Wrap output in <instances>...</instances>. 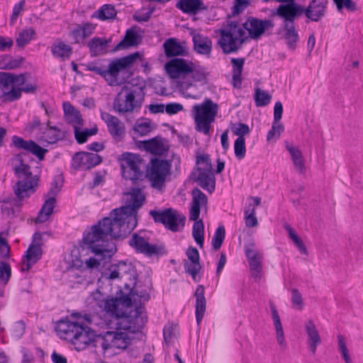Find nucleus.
I'll use <instances>...</instances> for the list:
<instances>
[{"label":"nucleus","instance_id":"obj_1","mask_svg":"<svg viewBox=\"0 0 363 363\" xmlns=\"http://www.w3.org/2000/svg\"><path fill=\"white\" fill-rule=\"evenodd\" d=\"M130 203L116 208L110 213V216L104 217L91 226V231L85 233L83 240L84 245H89L96 255L108 253L110 257L117 252L116 242L111 239L123 240L138 225V211L145 201L142 189L133 188L130 193Z\"/></svg>","mask_w":363,"mask_h":363},{"label":"nucleus","instance_id":"obj_2","mask_svg":"<svg viewBox=\"0 0 363 363\" xmlns=\"http://www.w3.org/2000/svg\"><path fill=\"white\" fill-rule=\"evenodd\" d=\"M11 146H14L18 150L26 151L16 155V159L18 161L19 165L14 168L15 174L18 177H21L22 175L26 177L25 180L18 181L14 189L16 197L21 201L25 196L26 197L30 196L28 191H30L32 193L35 192L40 182V176L38 174L33 176L30 166L24 162L23 156L26 155L27 152L31 153L40 162L45 160L48 150L41 147L33 140H26L18 135H13L11 138Z\"/></svg>","mask_w":363,"mask_h":363},{"label":"nucleus","instance_id":"obj_3","mask_svg":"<svg viewBox=\"0 0 363 363\" xmlns=\"http://www.w3.org/2000/svg\"><path fill=\"white\" fill-rule=\"evenodd\" d=\"M142 303L139 302L133 310L128 313L120 308V305L116 297L107 298L104 303V311L116 319V330H123L125 331L137 333L141 332L147 322L146 315H143Z\"/></svg>","mask_w":363,"mask_h":363},{"label":"nucleus","instance_id":"obj_4","mask_svg":"<svg viewBox=\"0 0 363 363\" xmlns=\"http://www.w3.org/2000/svg\"><path fill=\"white\" fill-rule=\"evenodd\" d=\"M38 89L36 80L32 82L30 72L20 74L0 72V100L2 103L13 102L20 99L22 92L35 94Z\"/></svg>","mask_w":363,"mask_h":363},{"label":"nucleus","instance_id":"obj_5","mask_svg":"<svg viewBox=\"0 0 363 363\" xmlns=\"http://www.w3.org/2000/svg\"><path fill=\"white\" fill-rule=\"evenodd\" d=\"M306 16L305 6L294 4V5H279L277 9L271 10V17L278 16L283 20L281 25L287 47L295 50L299 40L298 30L296 28V20Z\"/></svg>","mask_w":363,"mask_h":363},{"label":"nucleus","instance_id":"obj_6","mask_svg":"<svg viewBox=\"0 0 363 363\" xmlns=\"http://www.w3.org/2000/svg\"><path fill=\"white\" fill-rule=\"evenodd\" d=\"M144 96L143 87L133 89L125 85L116 94L113 102V108L118 113L133 112L135 109L141 108Z\"/></svg>","mask_w":363,"mask_h":363},{"label":"nucleus","instance_id":"obj_7","mask_svg":"<svg viewBox=\"0 0 363 363\" xmlns=\"http://www.w3.org/2000/svg\"><path fill=\"white\" fill-rule=\"evenodd\" d=\"M192 111L196 130L204 135H209L211 125L215 121L218 111V105L211 99L206 98L201 104H195Z\"/></svg>","mask_w":363,"mask_h":363},{"label":"nucleus","instance_id":"obj_8","mask_svg":"<svg viewBox=\"0 0 363 363\" xmlns=\"http://www.w3.org/2000/svg\"><path fill=\"white\" fill-rule=\"evenodd\" d=\"M149 214L155 223L162 224L167 230L172 232H181L185 226L186 216L173 208L152 209Z\"/></svg>","mask_w":363,"mask_h":363},{"label":"nucleus","instance_id":"obj_9","mask_svg":"<svg viewBox=\"0 0 363 363\" xmlns=\"http://www.w3.org/2000/svg\"><path fill=\"white\" fill-rule=\"evenodd\" d=\"M228 29L221 30V39L219 40L220 46L225 54L237 52L240 48L237 45V41L240 45L247 39L243 28H238V21L228 22Z\"/></svg>","mask_w":363,"mask_h":363},{"label":"nucleus","instance_id":"obj_10","mask_svg":"<svg viewBox=\"0 0 363 363\" xmlns=\"http://www.w3.org/2000/svg\"><path fill=\"white\" fill-rule=\"evenodd\" d=\"M121 174L125 180H131L133 184L143 181L144 174L140 169L142 158L138 154L125 152L118 157Z\"/></svg>","mask_w":363,"mask_h":363},{"label":"nucleus","instance_id":"obj_11","mask_svg":"<svg viewBox=\"0 0 363 363\" xmlns=\"http://www.w3.org/2000/svg\"><path fill=\"white\" fill-rule=\"evenodd\" d=\"M150 165L145 177L150 181L152 188L160 190L164 186L166 177L170 172L171 161L153 157L150 160Z\"/></svg>","mask_w":363,"mask_h":363},{"label":"nucleus","instance_id":"obj_12","mask_svg":"<svg viewBox=\"0 0 363 363\" xmlns=\"http://www.w3.org/2000/svg\"><path fill=\"white\" fill-rule=\"evenodd\" d=\"M274 27V23L272 19H260L254 16H248L242 26L238 28H243L248 33L247 38L257 40L264 35H269L267 31Z\"/></svg>","mask_w":363,"mask_h":363},{"label":"nucleus","instance_id":"obj_13","mask_svg":"<svg viewBox=\"0 0 363 363\" xmlns=\"http://www.w3.org/2000/svg\"><path fill=\"white\" fill-rule=\"evenodd\" d=\"M129 245L133 247L137 252L144 254L148 257H162L167 254V250L164 245H153L140 236L138 233H133L128 241Z\"/></svg>","mask_w":363,"mask_h":363},{"label":"nucleus","instance_id":"obj_14","mask_svg":"<svg viewBox=\"0 0 363 363\" xmlns=\"http://www.w3.org/2000/svg\"><path fill=\"white\" fill-rule=\"evenodd\" d=\"M107 270L110 272L108 278L111 280L121 279L123 276L128 275V280L131 284H133V286H136L138 284V274L136 267L128 259L111 264Z\"/></svg>","mask_w":363,"mask_h":363},{"label":"nucleus","instance_id":"obj_15","mask_svg":"<svg viewBox=\"0 0 363 363\" xmlns=\"http://www.w3.org/2000/svg\"><path fill=\"white\" fill-rule=\"evenodd\" d=\"M194 63L182 57H174L167 61L164 69L172 79L185 78L193 71Z\"/></svg>","mask_w":363,"mask_h":363},{"label":"nucleus","instance_id":"obj_16","mask_svg":"<svg viewBox=\"0 0 363 363\" xmlns=\"http://www.w3.org/2000/svg\"><path fill=\"white\" fill-rule=\"evenodd\" d=\"M102 162V157L97 153L77 152L72 158V167L75 170H90Z\"/></svg>","mask_w":363,"mask_h":363},{"label":"nucleus","instance_id":"obj_17","mask_svg":"<svg viewBox=\"0 0 363 363\" xmlns=\"http://www.w3.org/2000/svg\"><path fill=\"white\" fill-rule=\"evenodd\" d=\"M93 336H94V330L83 323H80L71 336V342L77 351H81L91 345Z\"/></svg>","mask_w":363,"mask_h":363},{"label":"nucleus","instance_id":"obj_18","mask_svg":"<svg viewBox=\"0 0 363 363\" xmlns=\"http://www.w3.org/2000/svg\"><path fill=\"white\" fill-rule=\"evenodd\" d=\"M164 55L171 60L174 57H186L189 55L188 47L186 42H180L177 38H169L163 43Z\"/></svg>","mask_w":363,"mask_h":363},{"label":"nucleus","instance_id":"obj_19","mask_svg":"<svg viewBox=\"0 0 363 363\" xmlns=\"http://www.w3.org/2000/svg\"><path fill=\"white\" fill-rule=\"evenodd\" d=\"M186 254L190 263L187 262L184 263L185 272L191 276L194 281H199L200 279H197V275L202 268L200 263L199 252L196 247L189 246Z\"/></svg>","mask_w":363,"mask_h":363},{"label":"nucleus","instance_id":"obj_20","mask_svg":"<svg viewBox=\"0 0 363 363\" xmlns=\"http://www.w3.org/2000/svg\"><path fill=\"white\" fill-rule=\"evenodd\" d=\"M328 1L311 0L308 6H305L306 16L310 21L318 22L327 13ZM309 21H306L308 23Z\"/></svg>","mask_w":363,"mask_h":363},{"label":"nucleus","instance_id":"obj_21","mask_svg":"<svg viewBox=\"0 0 363 363\" xmlns=\"http://www.w3.org/2000/svg\"><path fill=\"white\" fill-rule=\"evenodd\" d=\"M126 289H130V293L133 296H138L140 298V302L141 300L147 301L150 298V292L152 289V279L150 277H145L142 281L138 280V284L136 286H132L129 284H125L124 285Z\"/></svg>","mask_w":363,"mask_h":363},{"label":"nucleus","instance_id":"obj_22","mask_svg":"<svg viewBox=\"0 0 363 363\" xmlns=\"http://www.w3.org/2000/svg\"><path fill=\"white\" fill-rule=\"evenodd\" d=\"M91 231V228H87L83 233V237L81 240L79 241L78 246H79V254L80 256L86 255L89 252L94 254L96 256L100 257V259H96L94 257H90L88 259H86L84 263L86 264V268L89 269H97L101 265V261L105 259L106 258L110 259L113 255L108 256V253H103V255H96L95 252H93L92 249L91 247H89V245H84L83 242V240L84 238L85 233Z\"/></svg>","mask_w":363,"mask_h":363},{"label":"nucleus","instance_id":"obj_23","mask_svg":"<svg viewBox=\"0 0 363 363\" xmlns=\"http://www.w3.org/2000/svg\"><path fill=\"white\" fill-rule=\"evenodd\" d=\"M191 195L192 201L189 209V219L191 220H196L199 218L201 206L203 205H207L208 198L206 195L197 187L192 189Z\"/></svg>","mask_w":363,"mask_h":363},{"label":"nucleus","instance_id":"obj_24","mask_svg":"<svg viewBox=\"0 0 363 363\" xmlns=\"http://www.w3.org/2000/svg\"><path fill=\"white\" fill-rule=\"evenodd\" d=\"M198 174L194 177V180L198 184L209 194L214 192L216 189V179L213 171L203 170V167L197 166L196 167Z\"/></svg>","mask_w":363,"mask_h":363},{"label":"nucleus","instance_id":"obj_25","mask_svg":"<svg viewBox=\"0 0 363 363\" xmlns=\"http://www.w3.org/2000/svg\"><path fill=\"white\" fill-rule=\"evenodd\" d=\"M136 28V26L131 27L126 30L123 39L115 46L112 52L130 47H136L141 43L143 37L137 33Z\"/></svg>","mask_w":363,"mask_h":363},{"label":"nucleus","instance_id":"obj_26","mask_svg":"<svg viewBox=\"0 0 363 363\" xmlns=\"http://www.w3.org/2000/svg\"><path fill=\"white\" fill-rule=\"evenodd\" d=\"M255 246L254 243L250 244V246L245 247V256L248 259V263L252 275L255 278H260L262 274V262L261 256L257 252H255L252 247Z\"/></svg>","mask_w":363,"mask_h":363},{"label":"nucleus","instance_id":"obj_27","mask_svg":"<svg viewBox=\"0 0 363 363\" xmlns=\"http://www.w3.org/2000/svg\"><path fill=\"white\" fill-rule=\"evenodd\" d=\"M196 298V320L198 325H201L206 309V300L205 298V287L203 285H199L194 292Z\"/></svg>","mask_w":363,"mask_h":363},{"label":"nucleus","instance_id":"obj_28","mask_svg":"<svg viewBox=\"0 0 363 363\" xmlns=\"http://www.w3.org/2000/svg\"><path fill=\"white\" fill-rule=\"evenodd\" d=\"M176 7L184 13L196 15L207 9L202 0H179Z\"/></svg>","mask_w":363,"mask_h":363},{"label":"nucleus","instance_id":"obj_29","mask_svg":"<svg viewBox=\"0 0 363 363\" xmlns=\"http://www.w3.org/2000/svg\"><path fill=\"white\" fill-rule=\"evenodd\" d=\"M111 43V38L106 39L94 37L88 43L91 57H94L107 53L108 47Z\"/></svg>","mask_w":363,"mask_h":363},{"label":"nucleus","instance_id":"obj_30","mask_svg":"<svg viewBox=\"0 0 363 363\" xmlns=\"http://www.w3.org/2000/svg\"><path fill=\"white\" fill-rule=\"evenodd\" d=\"M305 329L310 350L313 354H315L317 347L321 343V337L313 320L310 319L306 323Z\"/></svg>","mask_w":363,"mask_h":363},{"label":"nucleus","instance_id":"obj_31","mask_svg":"<svg viewBox=\"0 0 363 363\" xmlns=\"http://www.w3.org/2000/svg\"><path fill=\"white\" fill-rule=\"evenodd\" d=\"M116 330V331H108L111 348L125 349L130 343V339L125 332Z\"/></svg>","mask_w":363,"mask_h":363},{"label":"nucleus","instance_id":"obj_32","mask_svg":"<svg viewBox=\"0 0 363 363\" xmlns=\"http://www.w3.org/2000/svg\"><path fill=\"white\" fill-rule=\"evenodd\" d=\"M50 48L52 56L61 61L69 60L73 53L72 47L59 39L52 45Z\"/></svg>","mask_w":363,"mask_h":363},{"label":"nucleus","instance_id":"obj_33","mask_svg":"<svg viewBox=\"0 0 363 363\" xmlns=\"http://www.w3.org/2000/svg\"><path fill=\"white\" fill-rule=\"evenodd\" d=\"M140 143L145 151L154 155H162L166 150L162 138L160 136H156Z\"/></svg>","mask_w":363,"mask_h":363},{"label":"nucleus","instance_id":"obj_34","mask_svg":"<svg viewBox=\"0 0 363 363\" xmlns=\"http://www.w3.org/2000/svg\"><path fill=\"white\" fill-rule=\"evenodd\" d=\"M118 11L114 5L106 4L95 11L91 16V18H97L101 21H113Z\"/></svg>","mask_w":363,"mask_h":363},{"label":"nucleus","instance_id":"obj_35","mask_svg":"<svg viewBox=\"0 0 363 363\" xmlns=\"http://www.w3.org/2000/svg\"><path fill=\"white\" fill-rule=\"evenodd\" d=\"M286 148L291 155L295 168L301 174L304 173L306 171L305 160L300 149L289 143H286Z\"/></svg>","mask_w":363,"mask_h":363},{"label":"nucleus","instance_id":"obj_36","mask_svg":"<svg viewBox=\"0 0 363 363\" xmlns=\"http://www.w3.org/2000/svg\"><path fill=\"white\" fill-rule=\"evenodd\" d=\"M193 43L194 50L201 55H209L212 49V41L207 37L201 34H196L193 36Z\"/></svg>","mask_w":363,"mask_h":363},{"label":"nucleus","instance_id":"obj_37","mask_svg":"<svg viewBox=\"0 0 363 363\" xmlns=\"http://www.w3.org/2000/svg\"><path fill=\"white\" fill-rule=\"evenodd\" d=\"M63 110L65 119L68 123H76L79 125H83L84 120L82 117L80 111L77 110L72 104L69 102H64Z\"/></svg>","mask_w":363,"mask_h":363},{"label":"nucleus","instance_id":"obj_38","mask_svg":"<svg viewBox=\"0 0 363 363\" xmlns=\"http://www.w3.org/2000/svg\"><path fill=\"white\" fill-rule=\"evenodd\" d=\"M57 203L56 198L48 196V199L44 202L42 208L38 212L35 219V223H43L47 221L50 216L53 213L54 208Z\"/></svg>","mask_w":363,"mask_h":363},{"label":"nucleus","instance_id":"obj_39","mask_svg":"<svg viewBox=\"0 0 363 363\" xmlns=\"http://www.w3.org/2000/svg\"><path fill=\"white\" fill-rule=\"evenodd\" d=\"M233 66V84L235 88H240L242 85V74L243 72L245 59L244 57L231 58Z\"/></svg>","mask_w":363,"mask_h":363},{"label":"nucleus","instance_id":"obj_40","mask_svg":"<svg viewBox=\"0 0 363 363\" xmlns=\"http://www.w3.org/2000/svg\"><path fill=\"white\" fill-rule=\"evenodd\" d=\"M141 57L142 55L140 54V52L136 51L126 56L120 58H116L121 71L127 72V78H129L133 74V72H130V69L132 67L133 64L137 61V60Z\"/></svg>","mask_w":363,"mask_h":363},{"label":"nucleus","instance_id":"obj_41","mask_svg":"<svg viewBox=\"0 0 363 363\" xmlns=\"http://www.w3.org/2000/svg\"><path fill=\"white\" fill-rule=\"evenodd\" d=\"M79 323L80 322L77 320L72 321L67 317L57 321L55 329L58 333H63L71 337Z\"/></svg>","mask_w":363,"mask_h":363},{"label":"nucleus","instance_id":"obj_42","mask_svg":"<svg viewBox=\"0 0 363 363\" xmlns=\"http://www.w3.org/2000/svg\"><path fill=\"white\" fill-rule=\"evenodd\" d=\"M108 130L112 138L116 142L122 141L125 135V126L121 124L120 120L113 121L107 125Z\"/></svg>","mask_w":363,"mask_h":363},{"label":"nucleus","instance_id":"obj_43","mask_svg":"<svg viewBox=\"0 0 363 363\" xmlns=\"http://www.w3.org/2000/svg\"><path fill=\"white\" fill-rule=\"evenodd\" d=\"M98 127L96 124L94 125V127L91 128H84L82 129L78 126H74V133L76 141L78 144H84L87 141V139L96 135L98 133Z\"/></svg>","mask_w":363,"mask_h":363},{"label":"nucleus","instance_id":"obj_44","mask_svg":"<svg viewBox=\"0 0 363 363\" xmlns=\"http://www.w3.org/2000/svg\"><path fill=\"white\" fill-rule=\"evenodd\" d=\"M25 61L23 57L19 56L16 59H13L9 55H3L0 57V69L11 70L19 67Z\"/></svg>","mask_w":363,"mask_h":363},{"label":"nucleus","instance_id":"obj_45","mask_svg":"<svg viewBox=\"0 0 363 363\" xmlns=\"http://www.w3.org/2000/svg\"><path fill=\"white\" fill-rule=\"evenodd\" d=\"M42 245V242H31L23 257L26 259L35 260V262H38L42 258L43 254Z\"/></svg>","mask_w":363,"mask_h":363},{"label":"nucleus","instance_id":"obj_46","mask_svg":"<svg viewBox=\"0 0 363 363\" xmlns=\"http://www.w3.org/2000/svg\"><path fill=\"white\" fill-rule=\"evenodd\" d=\"M91 345L95 347H101L103 352H106L108 349H111L109 339H108V331L96 334L94 331V336L91 338Z\"/></svg>","mask_w":363,"mask_h":363},{"label":"nucleus","instance_id":"obj_47","mask_svg":"<svg viewBox=\"0 0 363 363\" xmlns=\"http://www.w3.org/2000/svg\"><path fill=\"white\" fill-rule=\"evenodd\" d=\"M192 235L197 245L202 248L204 244V224L202 220H194Z\"/></svg>","mask_w":363,"mask_h":363},{"label":"nucleus","instance_id":"obj_48","mask_svg":"<svg viewBox=\"0 0 363 363\" xmlns=\"http://www.w3.org/2000/svg\"><path fill=\"white\" fill-rule=\"evenodd\" d=\"M35 33V30L33 28L23 30L16 40L17 46L24 48L32 40Z\"/></svg>","mask_w":363,"mask_h":363},{"label":"nucleus","instance_id":"obj_49","mask_svg":"<svg viewBox=\"0 0 363 363\" xmlns=\"http://www.w3.org/2000/svg\"><path fill=\"white\" fill-rule=\"evenodd\" d=\"M193 80L196 82H199L202 85H205L208 83L207 77L208 72H207L206 68L201 66H193V71L190 73Z\"/></svg>","mask_w":363,"mask_h":363},{"label":"nucleus","instance_id":"obj_50","mask_svg":"<svg viewBox=\"0 0 363 363\" xmlns=\"http://www.w3.org/2000/svg\"><path fill=\"white\" fill-rule=\"evenodd\" d=\"M254 100L257 107H263L267 106L272 100V96L267 91L257 88L254 94Z\"/></svg>","mask_w":363,"mask_h":363},{"label":"nucleus","instance_id":"obj_51","mask_svg":"<svg viewBox=\"0 0 363 363\" xmlns=\"http://www.w3.org/2000/svg\"><path fill=\"white\" fill-rule=\"evenodd\" d=\"M225 238V229L224 225H219L216 229L213 238L212 246L215 251L220 250Z\"/></svg>","mask_w":363,"mask_h":363},{"label":"nucleus","instance_id":"obj_52","mask_svg":"<svg viewBox=\"0 0 363 363\" xmlns=\"http://www.w3.org/2000/svg\"><path fill=\"white\" fill-rule=\"evenodd\" d=\"M231 130L238 139H245V136L250 133L249 125L244 123H231Z\"/></svg>","mask_w":363,"mask_h":363},{"label":"nucleus","instance_id":"obj_53","mask_svg":"<svg viewBox=\"0 0 363 363\" xmlns=\"http://www.w3.org/2000/svg\"><path fill=\"white\" fill-rule=\"evenodd\" d=\"M86 70L94 72L96 74L103 77L105 79H107L106 66L103 65L100 60L89 62L86 65Z\"/></svg>","mask_w":363,"mask_h":363},{"label":"nucleus","instance_id":"obj_54","mask_svg":"<svg viewBox=\"0 0 363 363\" xmlns=\"http://www.w3.org/2000/svg\"><path fill=\"white\" fill-rule=\"evenodd\" d=\"M64 183V177L62 174H58L55 177L51 183V187L48 192V196H53L56 198L58 193L60 191Z\"/></svg>","mask_w":363,"mask_h":363},{"label":"nucleus","instance_id":"obj_55","mask_svg":"<svg viewBox=\"0 0 363 363\" xmlns=\"http://www.w3.org/2000/svg\"><path fill=\"white\" fill-rule=\"evenodd\" d=\"M245 225L248 228H253L258 225V220L255 216V209L250 204L245 210Z\"/></svg>","mask_w":363,"mask_h":363},{"label":"nucleus","instance_id":"obj_56","mask_svg":"<svg viewBox=\"0 0 363 363\" xmlns=\"http://www.w3.org/2000/svg\"><path fill=\"white\" fill-rule=\"evenodd\" d=\"M146 120L147 121L143 123L137 121L133 128V130L140 136L146 135L152 130L150 120L147 118Z\"/></svg>","mask_w":363,"mask_h":363},{"label":"nucleus","instance_id":"obj_57","mask_svg":"<svg viewBox=\"0 0 363 363\" xmlns=\"http://www.w3.org/2000/svg\"><path fill=\"white\" fill-rule=\"evenodd\" d=\"M339 12H342L343 9H346L349 11L354 12L357 10L355 2L352 0H333Z\"/></svg>","mask_w":363,"mask_h":363},{"label":"nucleus","instance_id":"obj_58","mask_svg":"<svg viewBox=\"0 0 363 363\" xmlns=\"http://www.w3.org/2000/svg\"><path fill=\"white\" fill-rule=\"evenodd\" d=\"M235 155L238 160H242L246 154L245 139H238L234 142Z\"/></svg>","mask_w":363,"mask_h":363},{"label":"nucleus","instance_id":"obj_59","mask_svg":"<svg viewBox=\"0 0 363 363\" xmlns=\"http://www.w3.org/2000/svg\"><path fill=\"white\" fill-rule=\"evenodd\" d=\"M11 276V267L10 264L4 261L0 262V281L7 284Z\"/></svg>","mask_w":363,"mask_h":363},{"label":"nucleus","instance_id":"obj_60","mask_svg":"<svg viewBox=\"0 0 363 363\" xmlns=\"http://www.w3.org/2000/svg\"><path fill=\"white\" fill-rule=\"evenodd\" d=\"M284 131V126L281 123H275L273 121L272 128L269 130L267 135V140L270 141L276 135L279 138L281 134Z\"/></svg>","mask_w":363,"mask_h":363},{"label":"nucleus","instance_id":"obj_61","mask_svg":"<svg viewBox=\"0 0 363 363\" xmlns=\"http://www.w3.org/2000/svg\"><path fill=\"white\" fill-rule=\"evenodd\" d=\"M249 5V0H235V4L232 8V14L228 15V18L234 17L240 14Z\"/></svg>","mask_w":363,"mask_h":363},{"label":"nucleus","instance_id":"obj_62","mask_svg":"<svg viewBox=\"0 0 363 363\" xmlns=\"http://www.w3.org/2000/svg\"><path fill=\"white\" fill-rule=\"evenodd\" d=\"M107 75L111 76L113 79L117 80L120 72L119 64L116 59L113 60L108 67H106Z\"/></svg>","mask_w":363,"mask_h":363},{"label":"nucleus","instance_id":"obj_63","mask_svg":"<svg viewBox=\"0 0 363 363\" xmlns=\"http://www.w3.org/2000/svg\"><path fill=\"white\" fill-rule=\"evenodd\" d=\"M196 164L197 165L200 164H204L206 167L203 168V170L213 171L212 167L211 160L210 155L208 154L197 155Z\"/></svg>","mask_w":363,"mask_h":363},{"label":"nucleus","instance_id":"obj_64","mask_svg":"<svg viewBox=\"0 0 363 363\" xmlns=\"http://www.w3.org/2000/svg\"><path fill=\"white\" fill-rule=\"evenodd\" d=\"M183 110V105L177 102H171L165 104V112L169 116L175 115Z\"/></svg>","mask_w":363,"mask_h":363}]
</instances>
